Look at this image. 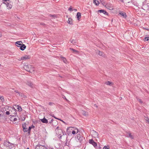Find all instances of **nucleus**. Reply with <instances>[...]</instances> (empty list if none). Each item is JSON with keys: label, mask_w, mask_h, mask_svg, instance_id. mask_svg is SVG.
Masks as SVG:
<instances>
[{"label": "nucleus", "mask_w": 149, "mask_h": 149, "mask_svg": "<svg viewBox=\"0 0 149 149\" xmlns=\"http://www.w3.org/2000/svg\"><path fill=\"white\" fill-rule=\"evenodd\" d=\"M77 139L78 140V141L79 142L81 143V142L83 141V139H84V138L83 137L79 134H77Z\"/></svg>", "instance_id": "obj_4"}, {"label": "nucleus", "mask_w": 149, "mask_h": 149, "mask_svg": "<svg viewBox=\"0 0 149 149\" xmlns=\"http://www.w3.org/2000/svg\"><path fill=\"white\" fill-rule=\"evenodd\" d=\"M121 1L124 2V0H120Z\"/></svg>", "instance_id": "obj_48"}, {"label": "nucleus", "mask_w": 149, "mask_h": 149, "mask_svg": "<svg viewBox=\"0 0 149 149\" xmlns=\"http://www.w3.org/2000/svg\"><path fill=\"white\" fill-rule=\"evenodd\" d=\"M36 149H40V146H37L36 148Z\"/></svg>", "instance_id": "obj_43"}, {"label": "nucleus", "mask_w": 149, "mask_h": 149, "mask_svg": "<svg viewBox=\"0 0 149 149\" xmlns=\"http://www.w3.org/2000/svg\"><path fill=\"white\" fill-rule=\"evenodd\" d=\"M105 84L107 85L112 86L113 85V84L111 82H110V81H107L105 82Z\"/></svg>", "instance_id": "obj_24"}, {"label": "nucleus", "mask_w": 149, "mask_h": 149, "mask_svg": "<svg viewBox=\"0 0 149 149\" xmlns=\"http://www.w3.org/2000/svg\"><path fill=\"white\" fill-rule=\"evenodd\" d=\"M1 65L0 64V66Z\"/></svg>", "instance_id": "obj_60"}, {"label": "nucleus", "mask_w": 149, "mask_h": 149, "mask_svg": "<svg viewBox=\"0 0 149 149\" xmlns=\"http://www.w3.org/2000/svg\"><path fill=\"white\" fill-rule=\"evenodd\" d=\"M6 114L7 115H9L10 114V113L9 111H6Z\"/></svg>", "instance_id": "obj_39"}, {"label": "nucleus", "mask_w": 149, "mask_h": 149, "mask_svg": "<svg viewBox=\"0 0 149 149\" xmlns=\"http://www.w3.org/2000/svg\"><path fill=\"white\" fill-rule=\"evenodd\" d=\"M74 10L75 11H77V9H74Z\"/></svg>", "instance_id": "obj_47"}, {"label": "nucleus", "mask_w": 149, "mask_h": 149, "mask_svg": "<svg viewBox=\"0 0 149 149\" xmlns=\"http://www.w3.org/2000/svg\"><path fill=\"white\" fill-rule=\"evenodd\" d=\"M27 84L29 86H30L31 87H32L33 86V84L29 81H27Z\"/></svg>", "instance_id": "obj_22"}, {"label": "nucleus", "mask_w": 149, "mask_h": 149, "mask_svg": "<svg viewBox=\"0 0 149 149\" xmlns=\"http://www.w3.org/2000/svg\"><path fill=\"white\" fill-rule=\"evenodd\" d=\"M94 106H95L96 107H97V105H96V104H95L94 105Z\"/></svg>", "instance_id": "obj_49"}, {"label": "nucleus", "mask_w": 149, "mask_h": 149, "mask_svg": "<svg viewBox=\"0 0 149 149\" xmlns=\"http://www.w3.org/2000/svg\"><path fill=\"white\" fill-rule=\"evenodd\" d=\"M40 120L43 123H47L48 122V120L45 118L40 119Z\"/></svg>", "instance_id": "obj_18"}, {"label": "nucleus", "mask_w": 149, "mask_h": 149, "mask_svg": "<svg viewBox=\"0 0 149 149\" xmlns=\"http://www.w3.org/2000/svg\"><path fill=\"white\" fill-rule=\"evenodd\" d=\"M146 120V123H149V119L147 117H146V118L145 119Z\"/></svg>", "instance_id": "obj_33"}, {"label": "nucleus", "mask_w": 149, "mask_h": 149, "mask_svg": "<svg viewBox=\"0 0 149 149\" xmlns=\"http://www.w3.org/2000/svg\"><path fill=\"white\" fill-rule=\"evenodd\" d=\"M98 12L99 13H102L104 14L105 15H108V13L105 10H99L98 11Z\"/></svg>", "instance_id": "obj_12"}, {"label": "nucleus", "mask_w": 149, "mask_h": 149, "mask_svg": "<svg viewBox=\"0 0 149 149\" xmlns=\"http://www.w3.org/2000/svg\"><path fill=\"white\" fill-rule=\"evenodd\" d=\"M81 13L80 12H78L77 13V19L78 20H79L80 19L81 17Z\"/></svg>", "instance_id": "obj_16"}, {"label": "nucleus", "mask_w": 149, "mask_h": 149, "mask_svg": "<svg viewBox=\"0 0 149 149\" xmlns=\"http://www.w3.org/2000/svg\"><path fill=\"white\" fill-rule=\"evenodd\" d=\"M71 42L73 45H76L77 42V40H72Z\"/></svg>", "instance_id": "obj_23"}, {"label": "nucleus", "mask_w": 149, "mask_h": 149, "mask_svg": "<svg viewBox=\"0 0 149 149\" xmlns=\"http://www.w3.org/2000/svg\"><path fill=\"white\" fill-rule=\"evenodd\" d=\"M22 127L23 128V131L24 132H28V129L26 128V124L25 123H24L22 125Z\"/></svg>", "instance_id": "obj_7"}, {"label": "nucleus", "mask_w": 149, "mask_h": 149, "mask_svg": "<svg viewBox=\"0 0 149 149\" xmlns=\"http://www.w3.org/2000/svg\"><path fill=\"white\" fill-rule=\"evenodd\" d=\"M119 14L121 16L125 18H126L127 16L126 13L125 12H123V11H121L120 12Z\"/></svg>", "instance_id": "obj_10"}, {"label": "nucleus", "mask_w": 149, "mask_h": 149, "mask_svg": "<svg viewBox=\"0 0 149 149\" xmlns=\"http://www.w3.org/2000/svg\"><path fill=\"white\" fill-rule=\"evenodd\" d=\"M72 134H76V132L74 131H73L72 132Z\"/></svg>", "instance_id": "obj_40"}, {"label": "nucleus", "mask_w": 149, "mask_h": 149, "mask_svg": "<svg viewBox=\"0 0 149 149\" xmlns=\"http://www.w3.org/2000/svg\"><path fill=\"white\" fill-rule=\"evenodd\" d=\"M8 1L9 2L10 1L9 0H4V1Z\"/></svg>", "instance_id": "obj_46"}, {"label": "nucleus", "mask_w": 149, "mask_h": 149, "mask_svg": "<svg viewBox=\"0 0 149 149\" xmlns=\"http://www.w3.org/2000/svg\"><path fill=\"white\" fill-rule=\"evenodd\" d=\"M6 4L7 7H8V8L10 9L12 7V5L11 4L8 3V2H7V3Z\"/></svg>", "instance_id": "obj_26"}, {"label": "nucleus", "mask_w": 149, "mask_h": 149, "mask_svg": "<svg viewBox=\"0 0 149 149\" xmlns=\"http://www.w3.org/2000/svg\"><path fill=\"white\" fill-rule=\"evenodd\" d=\"M20 96L24 98H26V96L25 95H24V94L22 93H20Z\"/></svg>", "instance_id": "obj_29"}, {"label": "nucleus", "mask_w": 149, "mask_h": 149, "mask_svg": "<svg viewBox=\"0 0 149 149\" xmlns=\"http://www.w3.org/2000/svg\"><path fill=\"white\" fill-rule=\"evenodd\" d=\"M1 139L0 138V141H1Z\"/></svg>", "instance_id": "obj_51"}, {"label": "nucleus", "mask_w": 149, "mask_h": 149, "mask_svg": "<svg viewBox=\"0 0 149 149\" xmlns=\"http://www.w3.org/2000/svg\"><path fill=\"white\" fill-rule=\"evenodd\" d=\"M138 100L141 103H142L143 102L141 100V99H138Z\"/></svg>", "instance_id": "obj_36"}, {"label": "nucleus", "mask_w": 149, "mask_h": 149, "mask_svg": "<svg viewBox=\"0 0 149 149\" xmlns=\"http://www.w3.org/2000/svg\"><path fill=\"white\" fill-rule=\"evenodd\" d=\"M1 35H0V37H1Z\"/></svg>", "instance_id": "obj_56"}, {"label": "nucleus", "mask_w": 149, "mask_h": 149, "mask_svg": "<svg viewBox=\"0 0 149 149\" xmlns=\"http://www.w3.org/2000/svg\"><path fill=\"white\" fill-rule=\"evenodd\" d=\"M61 58H62L64 62L65 63L67 61L66 58L63 57H61Z\"/></svg>", "instance_id": "obj_31"}, {"label": "nucleus", "mask_w": 149, "mask_h": 149, "mask_svg": "<svg viewBox=\"0 0 149 149\" xmlns=\"http://www.w3.org/2000/svg\"><path fill=\"white\" fill-rule=\"evenodd\" d=\"M35 127V126L33 125H32L31 126H29L28 129V134H30L31 130L32 128H33Z\"/></svg>", "instance_id": "obj_13"}, {"label": "nucleus", "mask_w": 149, "mask_h": 149, "mask_svg": "<svg viewBox=\"0 0 149 149\" xmlns=\"http://www.w3.org/2000/svg\"><path fill=\"white\" fill-rule=\"evenodd\" d=\"M127 135L129 137L131 138L132 139H133L134 138L133 136L130 133H127Z\"/></svg>", "instance_id": "obj_27"}, {"label": "nucleus", "mask_w": 149, "mask_h": 149, "mask_svg": "<svg viewBox=\"0 0 149 149\" xmlns=\"http://www.w3.org/2000/svg\"><path fill=\"white\" fill-rule=\"evenodd\" d=\"M11 143L9 141H5L3 143V145L4 146H6V147H8L9 146V144H10L11 145Z\"/></svg>", "instance_id": "obj_14"}, {"label": "nucleus", "mask_w": 149, "mask_h": 149, "mask_svg": "<svg viewBox=\"0 0 149 149\" xmlns=\"http://www.w3.org/2000/svg\"><path fill=\"white\" fill-rule=\"evenodd\" d=\"M20 49L22 50H24L26 48V46L24 44H22L21 46H19Z\"/></svg>", "instance_id": "obj_15"}, {"label": "nucleus", "mask_w": 149, "mask_h": 149, "mask_svg": "<svg viewBox=\"0 0 149 149\" xmlns=\"http://www.w3.org/2000/svg\"><path fill=\"white\" fill-rule=\"evenodd\" d=\"M149 40V37H146L144 38V40L145 41H148Z\"/></svg>", "instance_id": "obj_32"}, {"label": "nucleus", "mask_w": 149, "mask_h": 149, "mask_svg": "<svg viewBox=\"0 0 149 149\" xmlns=\"http://www.w3.org/2000/svg\"><path fill=\"white\" fill-rule=\"evenodd\" d=\"M64 97H63V98H65V96H64Z\"/></svg>", "instance_id": "obj_53"}, {"label": "nucleus", "mask_w": 149, "mask_h": 149, "mask_svg": "<svg viewBox=\"0 0 149 149\" xmlns=\"http://www.w3.org/2000/svg\"><path fill=\"white\" fill-rule=\"evenodd\" d=\"M59 88H60V89H62V88L61 87H59Z\"/></svg>", "instance_id": "obj_52"}, {"label": "nucleus", "mask_w": 149, "mask_h": 149, "mask_svg": "<svg viewBox=\"0 0 149 149\" xmlns=\"http://www.w3.org/2000/svg\"><path fill=\"white\" fill-rule=\"evenodd\" d=\"M15 92L17 93H18V95L19 96H20V93L17 90H15Z\"/></svg>", "instance_id": "obj_34"}, {"label": "nucleus", "mask_w": 149, "mask_h": 149, "mask_svg": "<svg viewBox=\"0 0 149 149\" xmlns=\"http://www.w3.org/2000/svg\"><path fill=\"white\" fill-rule=\"evenodd\" d=\"M81 113L82 114L85 116H86L88 115V113L87 112H86L84 110H81Z\"/></svg>", "instance_id": "obj_20"}, {"label": "nucleus", "mask_w": 149, "mask_h": 149, "mask_svg": "<svg viewBox=\"0 0 149 149\" xmlns=\"http://www.w3.org/2000/svg\"><path fill=\"white\" fill-rule=\"evenodd\" d=\"M145 29H146V30L148 31H149V29H147V28H145Z\"/></svg>", "instance_id": "obj_45"}, {"label": "nucleus", "mask_w": 149, "mask_h": 149, "mask_svg": "<svg viewBox=\"0 0 149 149\" xmlns=\"http://www.w3.org/2000/svg\"><path fill=\"white\" fill-rule=\"evenodd\" d=\"M103 149H109L108 147H107V146H104L103 148Z\"/></svg>", "instance_id": "obj_38"}, {"label": "nucleus", "mask_w": 149, "mask_h": 149, "mask_svg": "<svg viewBox=\"0 0 149 149\" xmlns=\"http://www.w3.org/2000/svg\"><path fill=\"white\" fill-rule=\"evenodd\" d=\"M53 104V103H52V102H49V105H52V104Z\"/></svg>", "instance_id": "obj_42"}, {"label": "nucleus", "mask_w": 149, "mask_h": 149, "mask_svg": "<svg viewBox=\"0 0 149 149\" xmlns=\"http://www.w3.org/2000/svg\"><path fill=\"white\" fill-rule=\"evenodd\" d=\"M70 49L72 51H73V52H74L77 53V52H78V51L77 50H75V49H74L73 48H70Z\"/></svg>", "instance_id": "obj_28"}, {"label": "nucleus", "mask_w": 149, "mask_h": 149, "mask_svg": "<svg viewBox=\"0 0 149 149\" xmlns=\"http://www.w3.org/2000/svg\"><path fill=\"white\" fill-rule=\"evenodd\" d=\"M27 149H29V148H27Z\"/></svg>", "instance_id": "obj_58"}, {"label": "nucleus", "mask_w": 149, "mask_h": 149, "mask_svg": "<svg viewBox=\"0 0 149 149\" xmlns=\"http://www.w3.org/2000/svg\"><path fill=\"white\" fill-rule=\"evenodd\" d=\"M15 107L17 108V109H18V111H21L22 110V108L20 106H19L18 105H15Z\"/></svg>", "instance_id": "obj_19"}, {"label": "nucleus", "mask_w": 149, "mask_h": 149, "mask_svg": "<svg viewBox=\"0 0 149 149\" xmlns=\"http://www.w3.org/2000/svg\"><path fill=\"white\" fill-rule=\"evenodd\" d=\"M68 10H69V11H72V10H72V8H71V7H70L69 8V9H68Z\"/></svg>", "instance_id": "obj_37"}, {"label": "nucleus", "mask_w": 149, "mask_h": 149, "mask_svg": "<svg viewBox=\"0 0 149 149\" xmlns=\"http://www.w3.org/2000/svg\"><path fill=\"white\" fill-rule=\"evenodd\" d=\"M52 17H53V15H50Z\"/></svg>", "instance_id": "obj_50"}, {"label": "nucleus", "mask_w": 149, "mask_h": 149, "mask_svg": "<svg viewBox=\"0 0 149 149\" xmlns=\"http://www.w3.org/2000/svg\"><path fill=\"white\" fill-rule=\"evenodd\" d=\"M93 3L97 6L98 5L99 3L98 1L97 0H94Z\"/></svg>", "instance_id": "obj_25"}, {"label": "nucleus", "mask_w": 149, "mask_h": 149, "mask_svg": "<svg viewBox=\"0 0 149 149\" xmlns=\"http://www.w3.org/2000/svg\"><path fill=\"white\" fill-rule=\"evenodd\" d=\"M143 4L142 7V9L146 10V11H149V6L148 4V3L144 4L143 3Z\"/></svg>", "instance_id": "obj_3"}, {"label": "nucleus", "mask_w": 149, "mask_h": 149, "mask_svg": "<svg viewBox=\"0 0 149 149\" xmlns=\"http://www.w3.org/2000/svg\"><path fill=\"white\" fill-rule=\"evenodd\" d=\"M95 52L96 54H98L100 56H104L103 53L102 52L98 50H96L95 51Z\"/></svg>", "instance_id": "obj_8"}, {"label": "nucleus", "mask_w": 149, "mask_h": 149, "mask_svg": "<svg viewBox=\"0 0 149 149\" xmlns=\"http://www.w3.org/2000/svg\"><path fill=\"white\" fill-rule=\"evenodd\" d=\"M0 100H1L2 101L3 100V97H1L0 96Z\"/></svg>", "instance_id": "obj_41"}, {"label": "nucleus", "mask_w": 149, "mask_h": 149, "mask_svg": "<svg viewBox=\"0 0 149 149\" xmlns=\"http://www.w3.org/2000/svg\"><path fill=\"white\" fill-rule=\"evenodd\" d=\"M92 133L93 136L95 137H97L99 135V134L97 132L94 130H93L92 132Z\"/></svg>", "instance_id": "obj_11"}, {"label": "nucleus", "mask_w": 149, "mask_h": 149, "mask_svg": "<svg viewBox=\"0 0 149 149\" xmlns=\"http://www.w3.org/2000/svg\"><path fill=\"white\" fill-rule=\"evenodd\" d=\"M56 134L58 135V136L60 139H61L62 137L65 136L66 135L65 132H63L61 129H56Z\"/></svg>", "instance_id": "obj_1"}, {"label": "nucleus", "mask_w": 149, "mask_h": 149, "mask_svg": "<svg viewBox=\"0 0 149 149\" xmlns=\"http://www.w3.org/2000/svg\"><path fill=\"white\" fill-rule=\"evenodd\" d=\"M32 68V66L30 65H25L23 67V68L27 71L30 72V70Z\"/></svg>", "instance_id": "obj_2"}, {"label": "nucleus", "mask_w": 149, "mask_h": 149, "mask_svg": "<svg viewBox=\"0 0 149 149\" xmlns=\"http://www.w3.org/2000/svg\"><path fill=\"white\" fill-rule=\"evenodd\" d=\"M53 117H54L55 119H57V120H61V121H62V122H64V121H63L62 120H61L60 119H59V118H56V117H55V116H53Z\"/></svg>", "instance_id": "obj_35"}, {"label": "nucleus", "mask_w": 149, "mask_h": 149, "mask_svg": "<svg viewBox=\"0 0 149 149\" xmlns=\"http://www.w3.org/2000/svg\"><path fill=\"white\" fill-rule=\"evenodd\" d=\"M64 97H63V98H65V96H64Z\"/></svg>", "instance_id": "obj_55"}, {"label": "nucleus", "mask_w": 149, "mask_h": 149, "mask_svg": "<svg viewBox=\"0 0 149 149\" xmlns=\"http://www.w3.org/2000/svg\"><path fill=\"white\" fill-rule=\"evenodd\" d=\"M130 0H124L123 2L125 3H130Z\"/></svg>", "instance_id": "obj_30"}, {"label": "nucleus", "mask_w": 149, "mask_h": 149, "mask_svg": "<svg viewBox=\"0 0 149 149\" xmlns=\"http://www.w3.org/2000/svg\"><path fill=\"white\" fill-rule=\"evenodd\" d=\"M22 43L21 41H17L15 42V44L17 46L19 47V46H20L22 44Z\"/></svg>", "instance_id": "obj_17"}, {"label": "nucleus", "mask_w": 149, "mask_h": 149, "mask_svg": "<svg viewBox=\"0 0 149 149\" xmlns=\"http://www.w3.org/2000/svg\"><path fill=\"white\" fill-rule=\"evenodd\" d=\"M53 124H55V123H53Z\"/></svg>", "instance_id": "obj_57"}, {"label": "nucleus", "mask_w": 149, "mask_h": 149, "mask_svg": "<svg viewBox=\"0 0 149 149\" xmlns=\"http://www.w3.org/2000/svg\"><path fill=\"white\" fill-rule=\"evenodd\" d=\"M17 120V119L16 118H15L13 120L14 121H16Z\"/></svg>", "instance_id": "obj_44"}, {"label": "nucleus", "mask_w": 149, "mask_h": 149, "mask_svg": "<svg viewBox=\"0 0 149 149\" xmlns=\"http://www.w3.org/2000/svg\"><path fill=\"white\" fill-rule=\"evenodd\" d=\"M31 56H30L25 55L24 56L22 57L21 58V60H23L26 59H30Z\"/></svg>", "instance_id": "obj_9"}, {"label": "nucleus", "mask_w": 149, "mask_h": 149, "mask_svg": "<svg viewBox=\"0 0 149 149\" xmlns=\"http://www.w3.org/2000/svg\"><path fill=\"white\" fill-rule=\"evenodd\" d=\"M43 24L42 23V24Z\"/></svg>", "instance_id": "obj_59"}, {"label": "nucleus", "mask_w": 149, "mask_h": 149, "mask_svg": "<svg viewBox=\"0 0 149 149\" xmlns=\"http://www.w3.org/2000/svg\"><path fill=\"white\" fill-rule=\"evenodd\" d=\"M72 19L71 18H69L68 19V20L67 21L68 23L70 24H72Z\"/></svg>", "instance_id": "obj_21"}, {"label": "nucleus", "mask_w": 149, "mask_h": 149, "mask_svg": "<svg viewBox=\"0 0 149 149\" xmlns=\"http://www.w3.org/2000/svg\"><path fill=\"white\" fill-rule=\"evenodd\" d=\"M89 142L90 143L92 144L95 147L97 146L96 143L94 142L93 139L89 140Z\"/></svg>", "instance_id": "obj_6"}, {"label": "nucleus", "mask_w": 149, "mask_h": 149, "mask_svg": "<svg viewBox=\"0 0 149 149\" xmlns=\"http://www.w3.org/2000/svg\"><path fill=\"white\" fill-rule=\"evenodd\" d=\"M49 123L51 124L52 123V125L54 126H56L58 124V122L56 120H54L52 119L49 122Z\"/></svg>", "instance_id": "obj_5"}, {"label": "nucleus", "mask_w": 149, "mask_h": 149, "mask_svg": "<svg viewBox=\"0 0 149 149\" xmlns=\"http://www.w3.org/2000/svg\"><path fill=\"white\" fill-rule=\"evenodd\" d=\"M64 97H63V98H65V96H64Z\"/></svg>", "instance_id": "obj_54"}]
</instances>
